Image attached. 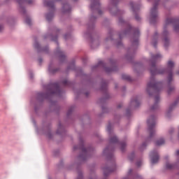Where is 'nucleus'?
<instances>
[{"label": "nucleus", "instance_id": "obj_14", "mask_svg": "<svg viewBox=\"0 0 179 179\" xmlns=\"http://www.w3.org/2000/svg\"><path fill=\"white\" fill-rule=\"evenodd\" d=\"M110 143H118V138L115 136H111L110 138Z\"/></svg>", "mask_w": 179, "mask_h": 179}, {"label": "nucleus", "instance_id": "obj_23", "mask_svg": "<svg viewBox=\"0 0 179 179\" xmlns=\"http://www.w3.org/2000/svg\"><path fill=\"white\" fill-rule=\"evenodd\" d=\"M25 23L29 25L31 24V20L30 19V17H27V18L25 19Z\"/></svg>", "mask_w": 179, "mask_h": 179}, {"label": "nucleus", "instance_id": "obj_29", "mask_svg": "<svg viewBox=\"0 0 179 179\" xmlns=\"http://www.w3.org/2000/svg\"><path fill=\"white\" fill-rule=\"evenodd\" d=\"M63 85H64V86H68L69 85V81H68L67 80H64L62 82Z\"/></svg>", "mask_w": 179, "mask_h": 179}, {"label": "nucleus", "instance_id": "obj_6", "mask_svg": "<svg viewBox=\"0 0 179 179\" xmlns=\"http://www.w3.org/2000/svg\"><path fill=\"white\" fill-rule=\"evenodd\" d=\"M167 34H169V32H167V31H164V32L162 33V36L164 37H165L164 38V47H169V44H170V42L169 41V38L166 37V36H167Z\"/></svg>", "mask_w": 179, "mask_h": 179}, {"label": "nucleus", "instance_id": "obj_20", "mask_svg": "<svg viewBox=\"0 0 179 179\" xmlns=\"http://www.w3.org/2000/svg\"><path fill=\"white\" fill-rule=\"evenodd\" d=\"M17 2L18 3H23V2H27V3H31L33 2V0H17Z\"/></svg>", "mask_w": 179, "mask_h": 179}, {"label": "nucleus", "instance_id": "obj_50", "mask_svg": "<svg viewBox=\"0 0 179 179\" xmlns=\"http://www.w3.org/2000/svg\"><path fill=\"white\" fill-rule=\"evenodd\" d=\"M98 12H99V15L101 14V13H100V10H98Z\"/></svg>", "mask_w": 179, "mask_h": 179}, {"label": "nucleus", "instance_id": "obj_47", "mask_svg": "<svg viewBox=\"0 0 179 179\" xmlns=\"http://www.w3.org/2000/svg\"><path fill=\"white\" fill-rule=\"evenodd\" d=\"M118 108H121V105H118Z\"/></svg>", "mask_w": 179, "mask_h": 179}, {"label": "nucleus", "instance_id": "obj_8", "mask_svg": "<svg viewBox=\"0 0 179 179\" xmlns=\"http://www.w3.org/2000/svg\"><path fill=\"white\" fill-rule=\"evenodd\" d=\"M138 37H139V31H136L133 37V45H138Z\"/></svg>", "mask_w": 179, "mask_h": 179}, {"label": "nucleus", "instance_id": "obj_28", "mask_svg": "<svg viewBox=\"0 0 179 179\" xmlns=\"http://www.w3.org/2000/svg\"><path fill=\"white\" fill-rule=\"evenodd\" d=\"M171 22H173V20L171 18H168L166 20V24H170V23H171Z\"/></svg>", "mask_w": 179, "mask_h": 179}, {"label": "nucleus", "instance_id": "obj_43", "mask_svg": "<svg viewBox=\"0 0 179 179\" xmlns=\"http://www.w3.org/2000/svg\"><path fill=\"white\" fill-rule=\"evenodd\" d=\"M136 20H140L139 16L136 15Z\"/></svg>", "mask_w": 179, "mask_h": 179}, {"label": "nucleus", "instance_id": "obj_17", "mask_svg": "<svg viewBox=\"0 0 179 179\" xmlns=\"http://www.w3.org/2000/svg\"><path fill=\"white\" fill-rule=\"evenodd\" d=\"M119 145H120V150L122 152H124L125 148H127V143L126 142H120L119 143Z\"/></svg>", "mask_w": 179, "mask_h": 179}, {"label": "nucleus", "instance_id": "obj_27", "mask_svg": "<svg viewBox=\"0 0 179 179\" xmlns=\"http://www.w3.org/2000/svg\"><path fill=\"white\" fill-rule=\"evenodd\" d=\"M174 91V87H169V90H168V93L169 94H170V93H171V92Z\"/></svg>", "mask_w": 179, "mask_h": 179}, {"label": "nucleus", "instance_id": "obj_46", "mask_svg": "<svg viewBox=\"0 0 179 179\" xmlns=\"http://www.w3.org/2000/svg\"><path fill=\"white\" fill-rule=\"evenodd\" d=\"M127 33H128V31H126L123 32V34L125 35V34H127Z\"/></svg>", "mask_w": 179, "mask_h": 179}, {"label": "nucleus", "instance_id": "obj_9", "mask_svg": "<svg viewBox=\"0 0 179 179\" xmlns=\"http://www.w3.org/2000/svg\"><path fill=\"white\" fill-rule=\"evenodd\" d=\"M155 104L151 107V110H157L159 108V101L160 100V97L159 96H157L155 97Z\"/></svg>", "mask_w": 179, "mask_h": 179}, {"label": "nucleus", "instance_id": "obj_35", "mask_svg": "<svg viewBox=\"0 0 179 179\" xmlns=\"http://www.w3.org/2000/svg\"><path fill=\"white\" fill-rule=\"evenodd\" d=\"M48 6H52V1H48Z\"/></svg>", "mask_w": 179, "mask_h": 179}, {"label": "nucleus", "instance_id": "obj_11", "mask_svg": "<svg viewBox=\"0 0 179 179\" xmlns=\"http://www.w3.org/2000/svg\"><path fill=\"white\" fill-rule=\"evenodd\" d=\"M74 150H76V149H80L82 150L83 153L86 154L87 153V149L85 148V145H83V143H81L80 146H74L73 148Z\"/></svg>", "mask_w": 179, "mask_h": 179}, {"label": "nucleus", "instance_id": "obj_2", "mask_svg": "<svg viewBox=\"0 0 179 179\" xmlns=\"http://www.w3.org/2000/svg\"><path fill=\"white\" fill-rule=\"evenodd\" d=\"M147 124L148 127V132L150 134L149 138H153L155 134H156V130H155V126L156 125V117L150 116V117L147 120Z\"/></svg>", "mask_w": 179, "mask_h": 179}, {"label": "nucleus", "instance_id": "obj_21", "mask_svg": "<svg viewBox=\"0 0 179 179\" xmlns=\"http://www.w3.org/2000/svg\"><path fill=\"white\" fill-rule=\"evenodd\" d=\"M166 167L168 170H173V169H174V165L167 163Z\"/></svg>", "mask_w": 179, "mask_h": 179}, {"label": "nucleus", "instance_id": "obj_5", "mask_svg": "<svg viewBox=\"0 0 179 179\" xmlns=\"http://www.w3.org/2000/svg\"><path fill=\"white\" fill-rule=\"evenodd\" d=\"M151 156V164H156L159 162V154L156 152H152L150 153Z\"/></svg>", "mask_w": 179, "mask_h": 179}, {"label": "nucleus", "instance_id": "obj_40", "mask_svg": "<svg viewBox=\"0 0 179 179\" xmlns=\"http://www.w3.org/2000/svg\"><path fill=\"white\" fill-rule=\"evenodd\" d=\"M39 95L44 99V94L43 93H40Z\"/></svg>", "mask_w": 179, "mask_h": 179}, {"label": "nucleus", "instance_id": "obj_12", "mask_svg": "<svg viewBox=\"0 0 179 179\" xmlns=\"http://www.w3.org/2000/svg\"><path fill=\"white\" fill-rule=\"evenodd\" d=\"M115 169H111V168H104L103 169V174L105 176H108L110 173H113V171H115Z\"/></svg>", "mask_w": 179, "mask_h": 179}, {"label": "nucleus", "instance_id": "obj_41", "mask_svg": "<svg viewBox=\"0 0 179 179\" xmlns=\"http://www.w3.org/2000/svg\"><path fill=\"white\" fill-rule=\"evenodd\" d=\"M106 40L108 41V40H113V38H111V36H110V37H108V38H106Z\"/></svg>", "mask_w": 179, "mask_h": 179}, {"label": "nucleus", "instance_id": "obj_10", "mask_svg": "<svg viewBox=\"0 0 179 179\" xmlns=\"http://www.w3.org/2000/svg\"><path fill=\"white\" fill-rule=\"evenodd\" d=\"M131 106H134V107H138L139 104H141V101L139 100V98L136 97L131 101Z\"/></svg>", "mask_w": 179, "mask_h": 179}, {"label": "nucleus", "instance_id": "obj_7", "mask_svg": "<svg viewBox=\"0 0 179 179\" xmlns=\"http://www.w3.org/2000/svg\"><path fill=\"white\" fill-rule=\"evenodd\" d=\"M56 54L59 57L60 61H64L66 56L65 53L63 51L60 50L59 49H57Z\"/></svg>", "mask_w": 179, "mask_h": 179}, {"label": "nucleus", "instance_id": "obj_34", "mask_svg": "<svg viewBox=\"0 0 179 179\" xmlns=\"http://www.w3.org/2000/svg\"><path fill=\"white\" fill-rule=\"evenodd\" d=\"M174 30H176V31L179 30V24L178 25H176L174 27Z\"/></svg>", "mask_w": 179, "mask_h": 179}, {"label": "nucleus", "instance_id": "obj_54", "mask_svg": "<svg viewBox=\"0 0 179 179\" xmlns=\"http://www.w3.org/2000/svg\"><path fill=\"white\" fill-rule=\"evenodd\" d=\"M73 1H76V0H73Z\"/></svg>", "mask_w": 179, "mask_h": 179}, {"label": "nucleus", "instance_id": "obj_15", "mask_svg": "<svg viewBox=\"0 0 179 179\" xmlns=\"http://www.w3.org/2000/svg\"><path fill=\"white\" fill-rule=\"evenodd\" d=\"M122 78L123 79V80H127L128 82H131L132 80V78H131V76L127 74H122Z\"/></svg>", "mask_w": 179, "mask_h": 179}, {"label": "nucleus", "instance_id": "obj_51", "mask_svg": "<svg viewBox=\"0 0 179 179\" xmlns=\"http://www.w3.org/2000/svg\"><path fill=\"white\" fill-rule=\"evenodd\" d=\"M178 75H179V71L178 72Z\"/></svg>", "mask_w": 179, "mask_h": 179}, {"label": "nucleus", "instance_id": "obj_33", "mask_svg": "<svg viewBox=\"0 0 179 179\" xmlns=\"http://www.w3.org/2000/svg\"><path fill=\"white\" fill-rule=\"evenodd\" d=\"M174 106H176V104H173V105H172V106H171L169 107V112H168V115H169V113H170V111H171V110H173V107H174Z\"/></svg>", "mask_w": 179, "mask_h": 179}, {"label": "nucleus", "instance_id": "obj_24", "mask_svg": "<svg viewBox=\"0 0 179 179\" xmlns=\"http://www.w3.org/2000/svg\"><path fill=\"white\" fill-rule=\"evenodd\" d=\"M58 71V69H52V68H50L48 69V72L50 73H54L55 72H57Z\"/></svg>", "mask_w": 179, "mask_h": 179}, {"label": "nucleus", "instance_id": "obj_37", "mask_svg": "<svg viewBox=\"0 0 179 179\" xmlns=\"http://www.w3.org/2000/svg\"><path fill=\"white\" fill-rule=\"evenodd\" d=\"M82 178H83L82 173H79L78 179H82Z\"/></svg>", "mask_w": 179, "mask_h": 179}, {"label": "nucleus", "instance_id": "obj_52", "mask_svg": "<svg viewBox=\"0 0 179 179\" xmlns=\"http://www.w3.org/2000/svg\"><path fill=\"white\" fill-rule=\"evenodd\" d=\"M171 131H174V129H172Z\"/></svg>", "mask_w": 179, "mask_h": 179}, {"label": "nucleus", "instance_id": "obj_38", "mask_svg": "<svg viewBox=\"0 0 179 179\" xmlns=\"http://www.w3.org/2000/svg\"><path fill=\"white\" fill-rule=\"evenodd\" d=\"M3 30V26L0 25V31H2Z\"/></svg>", "mask_w": 179, "mask_h": 179}, {"label": "nucleus", "instance_id": "obj_36", "mask_svg": "<svg viewBox=\"0 0 179 179\" xmlns=\"http://www.w3.org/2000/svg\"><path fill=\"white\" fill-rule=\"evenodd\" d=\"M103 62H99L98 66H103Z\"/></svg>", "mask_w": 179, "mask_h": 179}, {"label": "nucleus", "instance_id": "obj_3", "mask_svg": "<svg viewBox=\"0 0 179 179\" xmlns=\"http://www.w3.org/2000/svg\"><path fill=\"white\" fill-rule=\"evenodd\" d=\"M50 90H49V93L50 94H59L61 93V90L59 89V84L58 83H55L50 85Z\"/></svg>", "mask_w": 179, "mask_h": 179}, {"label": "nucleus", "instance_id": "obj_49", "mask_svg": "<svg viewBox=\"0 0 179 179\" xmlns=\"http://www.w3.org/2000/svg\"><path fill=\"white\" fill-rule=\"evenodd\" d=\"M143 146H146V144H145V143H143Z\"/></svg>", "mask_w": 179, "mask_h": 179}, {"label": "nucleus", "instance_id": "obj_45", "mask_svg": "<svg viewBox=\"0 0 179 179\" xmlns=\"http://www.w3.org/2000/svg\"><path fill=\"white\" fill-rule=\"evenodd\" d=\"M131 173H132V169H129V174H131Z\"/></svg>", "mask_w": 179, "mask_h": 179}, {"label": "nucleus", "instance_id": "obj_25", "mask_svg": "<svg viewBox=\"0 0 179 179\" xmlns=\"http://www.w3.org/2000/svg\"><path fill=\"white\" fill-rule=\"evenodd\" d=\"M91 47L92 48H95V47H97V41H94L92 43H91Z\"/></svg>", "mask_w": 179, "mask_h": 179}, {"label": "nucleus", "instance_id": "obj_4", "mask_svg": "<svg viewBox=\"0 0 179 179\" xmlns=\"http://www.w3.org/2000/svg\"><path fill=\"white\" fill-rule=\"evenodd\" d=\"M156 5L155 4L154 7L150 10V22L153 23L156 19H157V10L156 8Z\"/></svg>", "mask_w": 179, "mask_h": 179}, {"label": "nucleus", "instance_id": "obj_39", "mask_svg": "<svg viewBox=\"0 0 179 179\" xmlns=\"http://www.w3.org/2000/svg\"><path fill=\"white\" fill-rule=\"evenodd\" d=\"M71 111H72V109L69 110V111L67 113V115H69V114H71Z\"/></svg>", "mask_w": 179, "mask_h": 179}, {"label": "nucleus", "instance_id": "obj_30", "mask_svg": "<svg viewBox=\"0 0 179 179\" xmlns=\"http://www.w3.org/2000/svg\"><path fill=\"white\" fill-rule=\"evenodd\" d=\"M157 36V33L155 34V37H154V38L152 40V44L154 45V47H156V44H155V41H156V36Z\"/></svg>", "mask_w": 179, "mask_h": 179}, {"label": "nucleus", "instance_id": "obj_16", "mask_svg": "<svg viewBox=\"0 0 179 179\" xmlns=\"http://www.w3.org/2000/svg\"><path fill=\"white\" fill-rule=\"evenodd\" d=\"M162 55H160V53H157L155 55H151V59H152L153 61L156 60V59H160V58H162Z\"/></svg>", "mask_w": 179, "mask_h": 179}, {"label": "nucleus", "instance_id": "obj_31", "mask_svg": "<svg viewBox=\"0 0 179 179\" xmlns=\"http://www.w3.org/2000/svg\"><path fill=\"white\" fill-rule=\"evenodd\" d=\"M135 156V154H131V156L129 157V160L132 162L134 160V157Z\"/></svg>", "mask_w": 179, "mask_h": 179}, {"label": "nucleus", "instance_id": "obj_32", "mask_svg": "<svg viewBox=\"0 0 179 179\" xmlns=\"http://www.w3.org/2000/svg\"><path fill=\"white\" fill-rule=\"evenodd\" d=\"M136 166L138 167H141V166H142V162L141 161L137 162H136Z\"/></svg>", "mask_w": 179, "mask_h": 179}, {"label": "nucleus", "instance_id": "obj_42", "mask_svg": "<svg viewBox=\"0 0 179 179\" xmlns=\"http://www.w3.org/2000/svg\"><path fill=\"white\" fill-rule=\"evenodd\" d=\"M113 70V69H106V71L108 72V71Z\"/></svg>", "mask_w": 179, "mask_h": 179}, {"label": "nucleus", "instance_id": "obj_53", "mask_svg": "<svg viewBox=\"0 0 179 179\" xmlns=\"http://www.w3.org/2000/svg\"><path fill=\"white\" fill-rule=\"evenodd\" d=\"M35 47H37V45H35Z\"/></svg>", "mask_w": 179, "mask_h": 179}, {"label": "nucleus", "instance_id": "obj_48", "mask_svg": "<svg viewBox=\"0 0 179 179\" xmlns=\"http://www.w3.org/2000/svg\"><path fill=\"white\" fill-rule=\"evenodd\" d=\"M120 38H122V35H120Z\"/></svg>", "mask_w": 179, "mask_h": 179}, {"label": "nucleus", "instance_id": "obj_1", "mask_svg": "<svg viewBox=\"0 0 179 179\" xmlns=\"http://www.w3.org/2000/svg\"><path fill=\"white\" fill-rule=\"evenodd\" d=\"M150 72L151 73V77L150 78V82L147 84V93L152 96L154 93H159L162 90V83L156 82L154 76L155 75H163L164 73H167L168 75V83H171L173 80V69H150Z\"/></svg>", "mask_w": 179, "mask_h": 179}, {"label": "nucleus", "instance_id": "obj_18", "mask_svg": "<svg viewBox=\"0 0 179 179\" xmlns=\"http://www.w3.org/2000/svg\"><path fill=\"white\" fill-rule=\"evenodd\" d=\"M164 139L160 138L156 142L157 146H162V145H164Z\"/></svg>", "mask_w": 179, "mask_h": 179}, {"label": "nucleus", "instance_id": "obj_26", "mask_svg": "<svg viewBox=\"0 0 179 179\" xmlns=\"http://www.w3.org/2000/svg\"><path fill=\"white\" fill-rule=\"evenodd\" d=\"M111 128H112V126H111V124H109L107 127V131L109 134H111Z\"/></svg>", "mask_w": 179, "mask_h": 179}, {"label": "nucleus", "instance_id": "obj_22", "mask_svg": "<svg viewBox=\"0 0 179 179\" xmlns=\"http://www.w3.org/2000/svg\"><path fill=\"white\" fill-rule=\"evenodd\" d=\"M168 66H169V68H174V66H176V64H174V62L169 61L168 62Z\"/></svg>", "mask_w": 179, "mask_h": 179}, {"label": "nucleus", "instance_id": "obj_44", "mask_svg": "<svg viewBox=\"0 0 179 179\" xmlns=\"http://www.w3.org/2000/svg\"><path fill=\"white\" fill-rule=\"evenodd\" d=\"M107 150H108V148H106V149L103 150V153H106V152H107Z\"/></svg>", "mask_w": 179, "mask_h": 179}, {"label": "nucleus", "instance_id": "obj_13", "mask_svg": "<svg viewBox=\"0 0 179 179\" xmlns=\"http://www.w3.org/2000/svg\"><path fill=\"white\" fill-rule=\"evenodd\" d=\"M100 7V3L95 1L92 3L91 4V9H99V8Z\"/></svg>", "mask_w": 179, "mask_h": 179}, {"label": "nucleus", "instance_id": "obj_19", "mask_svg": "<svg viewBox=\"0 0 179 179\" xmlns=\"http://www.w3.org/2000/svg\"><path fill=\"white\" fill-rule=\"evenodd\" d=\"M52 17H54V14L52 13H50L46 15V19L48 21L51 20Z\"/></svg>", "mask_w": 179, "mask_h": 179}]
</instances>
